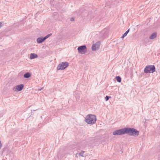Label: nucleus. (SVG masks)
<instances>
[{"label":"nucleus","instance_id":"18","mask_svg":"<svg viewBox=\"0 0 160 160\" xmlns=\"http://www.w3.org/2000/svg\"><path fill=\"white\" fill-rule=\"evenodd\" d=\"M84 152V151H81L80 153H79V156H83V155Z\"/></svg>","mask_w":160,"mask_h":160},{"label":"nucleus","instance_id":"21","mask_svg":"<svg viewBox=\"0 0 160 160\" xmlns=\"http://www.w3.org/2000/svg\"><path fill=\"white\" fill-rule=\"evenodd\" d=\"M2 145L1 143V141H0V149L2 147Z\"/></svg>","mask_w":160,"mask_h":160},{"label":"nucleus","instance_id":"7","mask_svg":"<svg viewBox=\"0 0 160 160\" xmlns=\"http://www.w3.org/2000/svg\"><path fill=\"white\" fill-rule=\"evenodd\" d=\"M100 43L99 42H97L95 44H93L92 47V51H96L98 50L100 46Z\"/></svg>","mask_w":160,"mask_h":160},{"label":"nucleus","instance_id":"10","mask_svg":"<svg viewBox=\"0 0 160 160\" xmlns=\"http://www.w3.org/2000/svg\"><path fill=\"white\" fill-rule=\"evenodd\" d=\"M157 36V33L154 32L152 33L149 37V38L151 39H153L155 38Z\"/></svg>","mask_w":160,"mask_h":160},{"label":"nucleus","instance_id":"3","mask_svg":"<svg viewBox=\"0 0 160 160\" xmlns=\"http://www.w3.org/2000/svg\"><path fill=\"white\" fill-rule=\"evenodd\" d=\"M156 68L154 65H148L146 66L144 69V72L146 74L153 73L155 71Z\"/></svg>","mask_w":160,"mask_h":160},{"label":"nucleus","instance_id":"11","mask_svg":"<svg viewBox=\"0 0 160 160\" xmlns=\"http://www.w3.org/2000/svg\"><path fill=\"white\" fill-rule=\"evenodd\" d=\"M38 57V55L34 53H31L30 55V58L31 59H34Z\"/></svg>","mask_w":160,"mask_h":160},{"label":"nucleus","instance_id":"16","mask_svg":"<svg viewBox=\"0 0 160 160\" xmlns=\"http://www.w3.org/2000/svg\"><path fill=\"white\" fill-rule=\"evenodd\" d=\"M52 35V33H50L48 35H47L46 36L44 37V38L45 39V40H46L49 37H50Z\"/></svg>","mask_w":160,"mask_h":160},{"label":"nucleus","instance_id":"23","mask_svg":"<svg viewBox=\"0 0 160 160\" xmlns=\"http://www.w3.org/2000/svg\"><path fill=\"white\" fill-rule=\"evenodd\" d=\"M42 89V88H40L39 89H38L39 91H41Z\"/></svg>","mask_w":160,"mask_h":160},{"label":"nucleus","instance_id":"9","mask_svg":"<svg viewBox=\"0 0 160 160\" xmlns=\"http://www.w3.org/2000/svg\"><path fill=\"white\" fill-rule=\"evenodd\" d=\"M45 40L44 37H40L37 39V41L38 43H41L43 42Z\"/></svg>","mask_w":160,"mask_h":160},{"label":"nucleus","instance_id":"19","mask_svg":"<svg viewBox=\"0 0 160 160\" xmlns=\"http://www.w3.org/2000/svg\"><path fill=\"white\" fill-rule=\"evenodd\" d=\"M3 24L2 22H0V28H1L3 26Z\"/></svg>","mask_w":160,"mask_h":160},{"label":"nucleus","instance_id":"24","mask_svg":"<svg viewBox=\"0 0 160 160\" xmlns=\"http://www.w3.org/2000/svg\"><path fill=\"white\" fill-rule=\"evenodd\" d=\"M58 157H59V156H60V154L59 153H58Z\"/></svg>","mask_w":160,"mask_h":160},{"label":"nucleus","instance_id":"8","mask_svg":"<svg viewBox=\"0 0 160 160\" xmlns=\"http://www.w3.org/2000/svg\"><path fill=\"white\" fill-rule=\"evenodd\" d=\"M24 87V85L23 84H21L18 85L15 87L13 90L15 91H20L22 90Z\"/></svg>","mask_w":160,"mask_h":160},{"label":"nucleus","instance_id":"22","mask_svg":"<svg viewBox=\"0 0 160 160\" xmlns=\"http://www.w3.org/2000/svg\"><path fill=\"white\" fill-rule=\"evenodd\" d=\"M2 114L1 113H0V118L2 117Z\"/></svg>","mask_w":160,"mask_h":160},{"label":"nucleus","instance_id":"12","mask_svg":"<svg viewBox=\"0 0 160 160\" xmlns=\"http://www.w3.org/2000/svg\"><path fill=\"white\" fill-rule=\"evenodd\" d=\"M24 77L25 78H28L31 76V74L29 72H27L24 74Z\"/></svg>","mask_w":160,"mask_h":160},{"label":"nucleus","instance_id":"4","mask_svg":"<svg viewBox=\"0 0 160 160\" xmlns=\"http://www.w3.org/2000/svg\"><path fill=\"white\" fill-rule=\"evenodd\" d=\"M69 66V63L66 62H63L59 64L57 68L58 70H62L65 69Z\"/></svg>","mask_w":160,"mask_h":160},{"label":"nucleus","instance_id":"13","mask_svg":"<svg viewBox=\"0 0 160 160\" xmlns=\"http://www.w3.org/2000/svg\"><path fill=\"white\" fill-rule=\"evenodd\" d=\"M130 30V29H128L125 33H124L122 35V38H123L125 37H126L128 33Z\"/></svg>","mask_w":160,"mask_h":160},{"label":"nucleus","instance_id":"20","mask_svg":"<svg viewBox=\"0 0 160 160\" xmlns=\"http://www.w3.org/2000/svg\"><path fill=\"white\" fill-rule=\"evenodd\" d=\"M74 18H73L72 17L71 18L70 21H74Z\"/></svg>","mask_w":160,"mask_h":160},{"label":"nucleus","instance_id":"15","mask_svg":"<svg viewBox=\"0 0 160 160\" xmlns=\"http://www.w3.org/2000/svg\"><path fill=\"white\" fill-rule=\"evenodd\" d=\"M53 16L54 17V18H55V19H56L57 18H58V13H57V12H54L53 14Z\"/></svg>","mask_w":160,"mask_h":160},{"label":"nucleus","instance_id":"17","mask_svg":"<svg viewBox=\"0 0 160 160\" xmlns=\"http://www.w3.org/2000/svg\"><path fill=\"white\" fill-rule=\"evenodd\" d=\"M111 97L110 96H106V97H105V99L106 101H108L109 98H110Z\"/></svg>","mask_w":160,"mask_h":160},{"label":"nucleus","instance_id":"1","mask_svg":"<svg viewBox=\"0 0 160 160\" xmlns=\"http://www.w3.org/2000/svg\"><path fill=\"white\" fill-rule=\"evenodd\" d=\"M126 134H128L130 136H137L139 134V132L134 128H125Z\"/></svg>","mask_w":160,"mask_h":160},{"label":"nucleus","instance_id":"14","mask_svg":"<svg viewBox=\"0 0 160 160\" xmlns=\"http://www.w3.org/2000/svg\"><path fill=\"white\" fill-rule=\"evenodd\" d=\"M115 78L117 81L119 82H120L121 81V78L119 76H116Z\"/></svg>","mask_w":160,"mask_h":160},{"label":"nucleus","instance_id":"2","mask_svg":"<svg viewBox=\"0 0 160 160\" xmlns=\"http://www.w3.org/2000/svg\"><path fill=\"white\" fill-rule=\"evenodd\" d=\"M96 121V117L94 115H88L85 118L86 122L89 124H92L94 123Z\"/></svg>","mask_w":160,"mask_h":160},{"label":"nucleus","instance_id":"25","mask_svg":"<svg viewBox=\"0 0 160 160\" xmlns=\"http://www.w3.org/2000/svg\"><path fill=\"white\" fill-rule=\"evenodd\" d=\"M79 97H80L79 96L78 97H77L76 98H78V99H79Z\"/></svg>","mask_w":160,"mask_h":160},{"label":"nucleus","instance_id":"5","mask_svg":"<svg viewBox=\"0 0 160 160\" xmlns=\"http://www.w3.org/2000/svg\"><path fill=\"white\" fill-rule=\"evenodd\" d=\"M78 52L81 54H85L87 52V49L85 45H83L78 47Z\"/></svg>","mask_w":160,"mask_h":160},{"label":"nucleus","instance_id":"6","mask_svg":"<svg viewBox=\"0 0 160 160\" xmlns=\"http://www.w3.org/2000/svg\"><path fill=\"white\" fill-rule=\"evenodd\" d=\"M112 133L114 135H122L126 134L125 128L115 130Z\"/></svg>","mask_w":160,"mask_h":160}]
</instances>
